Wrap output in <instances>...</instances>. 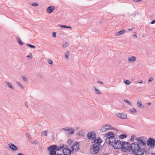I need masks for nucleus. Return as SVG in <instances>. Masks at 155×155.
<instances>
[{"instance_id":"1","label":"nucleus","mask_w":155,"mask_h":155,"mask_svg":"<svg viewBox=\"0 0 155 155\" xmlns=\"http://www.w3.org/2000/svg\"><path fill=\"white\" fill-rule=\"evenodd\" d=\"M131 144L127 142L123 141L122 150L124 152L130 151L131 150Z\"/></svg>"},{"instance_id":"2","label":"nucleus","mask_w":155,"mask_h":155,"mask_svg":"<svg viewBox=\"0 0 155 155\" xmlns=\"http://www.w3.org/2000/svg\"><path fill=\"white\" fill-rule=\"evenodd\" d=\"M140 145L137 143L134 142L131 144L130 152L134 154L136 152L137 149L140 147Z\"/></svg>"},{"instance_id":"3","label":"nucleus","mask_w":155,"mask_h":155,"mask_svg":"<svg viewBox=\"0 0 155 155\" xmlns=\"http://www.w3.org/2000/svg\"><path fill=\"white\" fill-rule=\"evenodd\" d=\"M147 146L150 148H153L155 146V140L152 138H149L147 141Z\"/></svg>"},{"instance_id":"4","label":"nucleus","mask_w":155,"mask_h":155,"mask_svg":"<svg viewBox=\"0 0 155 155\" xmlns=\"http://www.w3.org/2000/svg\"><path fill=\"white\" fill-rule=\"evenodd\" d=\"M123 142L120 140H115V142L113 145V147L114 149H122Z\"/></svg>"},{"instance_id":"5","label":"nucleus","mask_w":155,"mask_h":155,"mask_svg":"<svg viewBox=\"0 0 155 155\" xmlns=\"http://www.w3.org/2000/svg\"><path fill=\"white\" fill-rule=\"evenodd\" d=\"M100 150L99 146L95 145V144H93L92 148L91 149V152L92 154H95L97 153Z\"/></svg>"},{"instance_id":"6","label":"nucleus","mask_w":155,"mask_h":155,"mask_svg":"<svg viewBox=\"0 0 155 155\" xmlns=\"http://www.w3.org/2000/svg\"><path fill=\"white\" fill-rule=\"evenodd\" d=\"M48 150L50 151V155H55L56 154L55 150V145L50 146L48 148Z\"/></svg>"},{"instance_id":"7","label":"nucleus","mask_w":155,"mask_h":155,"mask_svg":"<svg viewBox=\"0 0 155 155\" xmlns=\"http://www.w3.org/2000/svg\"><path fill=\"white\" fill-rule=\"evenodd\" d=\"M102 142V140L100 137L95 138V139L91 141L92 143H93V144H95V145H98V146H99Z\"/></svg>"},{"instance_id":"8","label":"nucleus","mask_w":155,"mask_h":155,"mask_svg":"<svg viewBox=\"0 0 155 155\" xmlns=\"http://www.w3.org/2000/svg\"><path fill=\"white\" fill-rule=\"evenodd\" d=\"M62 130L67 131L70 134H73L75 131L74 129L72 127H68L63 128Z\"/></svg>"},{"instance_id":"9","label":"nucleus","mask_w":155,"mask_h":155,"mask_svg":"<svg viewBox=\"0 0 155 155\" xmlns=\"http://www.w3.org/2000/svg\"><path fill=\"white\" fill-rule=\"evenodd\" d=\"M145 151V149L140 147L134 153L136 155H143Z\"/></svg>"},{"instance_id":"10","label":"nucleus","mask_w":155,"mask_h":155,"mask_svg":"<svg viewBox=\"0 0 155 155\" xmlns=\"http://www.w3.org/2000/svg\"><path fill=\"white\" fill-rule=\"evenodd\" d=\"M106 137L107 138L105 140L106 141H108V140H110V139H112L113 138H115V135L114 134L111 132H109L107 133L106 134Z\"/></svg>"},{"instance_id":"11","label":"nucleus","mask_w":155,"mask_h":155,"mask_svg":"<svg viewBox=\"0 0 155 155\" xmlns=\"http://www.w3.org/2000/svg\"><path fill=\"white\" fill-rule=\"evenodd\" d=\"M96 137V133L94 131L91 132L87 134V138L89 140H93Z\"/></svg>"},{"instance_id":"12","label":"nucleus","mask_w":155,"mask_h":155,"mask_svg":"<svg viewBox=\"0 0 155 155\" xmlns=\"http://www.w3.org/2000/svg\"><path fill=\"white\" fill-rule=\"evenodd\" d=\"M136 140L139 144H140L142 146H145L146 145V143L145 141L142 139L140 137H137Z\"/></svg>"},{"instance_id":"13","label":"nucleus","mask_w":155,"mask_h":155,"mask_svg":"<svg viewBox=\"0 0 155 155\" xmlns=\"http://www.w3.org/2000/svg\"><path fill=\"white\" fill-rule=\"evenodd\" d=\"M116 115L119 118L122 119H126L127 118V114L126 113H118L116 114Z\"/></svg>"},{"instance_id":"14","label":"nucleus","mask_w":155,"mask_h":155,"mask_svg":"<svg viewBox=\"0 0 155 155\" xmlns=\"http://www.w3.org/2000/svg\"><path fill=\"white\" fill-rule=\"evenodd\" d=\"M71 150L68 148H65L63 150V153L64 155H69L71 154Z\"/></svg>"},{"instance_id":"15","label":"nucleus","mask_w":155,"mask_h":155,"mask_svg":"<svg viewBox=\"0 0 155 155\" xmlns=\"http://www.w3.org/2000/svg\"><path fill=\"white\" fill-rule=\"evenodd\" d=\"M79 143L78 142L75 143L72 147V150H78L79 148Z\"/></svg>"},{"instance_id":"16","label":"nucleus","mask_w":155,"mask_h":155,"mask_svg":"<svg viewBox=\"0 0 155 155\" xmlns=\"http://www.w3.org/2000/svg\"><path fill=\"white\" fill-rule=\"evenodd\" d=\"M8 147L10 148L13 150L16 151L18 149V148L17 146L12 143L9 144L8 145Z\"/></svg>"},{"instance_id":"17","label":"nucleus","mask_w":155,"mask_h":155,"mask_svg":"<svg viewBox=\"0 0 155 155\" xmlns=\"http://www.w3.org/2000/svg\"><path fill=\"white\" fill-rule=\"evenodd\" d=\"M137 107L143 109L144 108L143 105L142 104L141 101L140 100H138L137 101Z\"/></svg>"},{"instance_id":"18","label":"nucleus","mask_w":155,"mask_h":155,"mask_svg":"<svg viewBox=\"0 0 155 155\" xmlns=\"http://www.w3.org/2000/svg\"><path fill=\"white\" fill-rule=\"evenodd\" d=\"M116 140L114 138H111V139H110V140H108V141H106V142L109 144L110 145H111L112 146L114 144V143L115 142V140Z\"/></svg>"},{"instance_id":"19","label":"nucleus","mask_w":155,"mask_h":155,"mask_svg":"<svg viewBox=\"0 0 155 155\" xmlns=\"http://www.w3.org/2000/svg\"><path fill=\"white\" fill-rule=\"evenodd\" d=\"M54 8L55 7L54 6L49 7L47 9V12L48 13H51L54 10Z\"/></svg>"},{"instance_id":"20","label":"nucleus","mask_w":155,"mask_h":155,"mask_svg":"<svg viewBox=\"0 0 155 155\" xmlns=\"http://www.w3.org/2000/svg\"><path fill=\"white\" fill-rule=\"evenodd\" d=\"M126 32L125 30L123 29L121 31H118L114 34L115 36H118Z\"/></svg>"},{"instance_id":"21","label":"nucleus","mask_w":155,"mask_h":155,"mask_svg":"<svg viewBox=\"0 0 155 155\" xmlns=\"http://www.w3.org/2000/svg\"><path fill=\"white\" fill-rule=\"evenodd\" d=\"M84 133L83 130H80L77 133L76 135L78 137H83L84 136Z\"/></svg>"},{"instance_id":"22","label":"nucleus","mask_w":155,"mask_h":155,"mask_svg":"<svg viewBox=\"0 0 155 155\" xmlns=\"http://www.w3.org/2000/svg\"><path fill=\"white\" fill-rule=\"evenodd\" d=\"M5 83L6 85L7 86H8L9 88L12 90H14V88L13 87V86L10 83L7 81H5Z\"/></svg>"},{"instance_id":"23","label":"nucleus","mask_w":155,"mask_h":155,"mask_svg":"<svg viewBox=\"0 0 155 155\" xmlns=\"http://www.w3.org/2000/svg\"><path fill=\"white\" fill-rule=\"evenodd\" d=\"M136 60V58L134 56L129 57L128 59L129 62H134Z\"/></svg>"},{"instance_id":"24","label":"nucleus","mask_w":155,"mask_h":155,"mask_svg":"<svg viewBox=\"0 0 155 155\" xmlns=\"http://www.w3.org/2000/svg\"><path fill=\"white\" fill-rule=\"evenodd\" d=\"M108 127L109 128H107L109 129V130L110 129H114L115 128H114L113 126L109 125V124H105L103 126V127Z\"/></svg>"},{"instance_id":"25","label":"nucleus","mask_w":155,"mask_h":155,"mask_svg":"<svg viewBox=\"0 0 155 155\" xmlns=\"http://www.w3.org/2000/svg\"><path fill=\"white\" fill-rule=\"evenodd\" d=\"M48 133V130H45L43 131L41 133V135L42 136H47V134Z\"/></svg>"},{"instance_id":"26","label":"nucleus","mask_w":155,"mask_h":155,"mask_svg":"<svg viewBox=\"0 0 155 155\" xmlns=\"http://www.w3.org/2000/svg\"><path fill=\"white\" fill-rule=\"evenodd\" d=\"M59 26L61 28H67L72 29L71 27V26H67L65 25H59Z\"/></svg>"},{"instance_id":"27","label":"nucleus","mask_w":155,"mask_h":155,"mask_svg":"<svg viewBox=\"0 0 155 155\" xmlns=\"http://www.w3.org/2000/svg\"><path fill=\"white\" fill-rule=\"evenodd\" d=\"M17 40L18 43L21 46L22 45H23V43L22 42L21 40L19 38V37H18L17 38Z\"/></svg>"},{"instance_id":"28","label":"nucleus","mask_w":155,"mask_h":155,"mask_svg":"<svg viewBox=\"0 0 155 155\" xmlns=\"http://www.w3.org/2000/svg\"><path fill=\"white\" fill-rule=\"evenodd\" d=\"M94 90L96 93L97 94H101V93L100 91V90L97 89L95 87H94Z\"/></svg>"},{"instance_id":"29","label":"nucleus","mask_w":155,"mask_h":155,"mask_svg":"<svg viewBox=\"0 0 155 155\" xmlns=\"http://www.w3.org/2000/svg\"><path fill=\"white\" fill-rule=\"evenodd\" d=\"M127 137V135L125 134H121L120 135L119 137L121 139H123Z\"/></svg>"},{"instance_id":"30","label":"nucleus","mask_w":155,"mask_h":155,"mask_svg":"<svg viewBox=\"0 0 155 155\" xmlns=\"http://www.w3.org/2000/svg\"><path fill=\"white\" fill-rule=\"evenodd\" d=\"M108 130L109 129H107V128H104V127H103V128L100 130V131L101 132H104Z\"/></svg>"},{"instance_id":"31","label":"nucleus","mask_w":155,"mask_h":155,"mask_svg":"<svg viewBox=\"0 0 155 155\" xmlns=\"http://www.w3.org/2000/svg\"><path fill=\"white\" fill-rule=\"evenodd\" d=\"M129 110L132 113H137V111L135 109V108H130V109Z\"/></svg>"},{"instance_id":"32","label":"nucleus","mask_w":155,"mask_h":155,"mask_svg":"<svg viewBox=\"0 0 155 155\" xmlns=\"http://www.w3.org/2000/svg\"><path fill=\"white\" fill-rule=\"evenodd\" d=\"M27 46L32 48H36V47L35 46L30 44H27Z\"/></svg>"},{"instance_id":"33","label":"nucleus","mask_w":155,"mask_h":155,"mask_svg":"<svg viewBox=\"0 0 155 155\" xmlns=\"http://www.w3.org/2000/svg\"><path fill=\"white\" fill-rule=\"evenodd\" d=\"M16 83L19 86L21 87V89H23L24 88V87L21 84L20 82H16Z\"/></svg>"},{"instance_id":"34","label":"nucleus","mask_w":155,"mask_h":155,"mask_svg":"<svg viewBox=\"0 0 155 155\" xmlns=\"http://www.w3.org/2000/svg\"><path fill=\"white\" fill-rule=\"evenodd\" d=\"M69 52L68 51H67L65 54V55H64V56H65V57L66 58V59H68L69 58V56H68V55H69Z\"/></svg>"},{"instance_id":"35","label":"nucleus","mask_w":155,"mask_h":155,"mask_svg":"<svg viewBox=\"0 0 155 155\" xmlns=\"http://www.w3.org/2000/svg\"><path fill=\"white\" fill-rule=\"evenodd\" d=\"M69 45V43L67 42H66L63 45V46L64 48H66Z\"/></svg>"},{"instance_id":"36","label":"nucleus","mask_w":155,"mask_h":155,"mask_svg":"<svg viewBox=\"0 0 155 155\" xmlns=\"http://www.w3.org/2000/svg\"><path fill=\"white\" fill-rule=\"evenodd\" d=\"M21 78H22L23 81L25 82H28V80H27V78H26L25 77L23 76H22L21 77Z\"/></svg>"},{"instance_id":"37","label":"nucleus","mask_w":155,"mask_h":155,"mask_svg":"<svg viewBox=\"0 0 155 155\" xmlns=\"http://www.w3.org/2000/svg\"><path fill=\"white\" fill-rule=\"evenodd\" d=\"M124 101L130 106L132 105V103L130 101L127 100H124Z\"/></svg>"},{"instance_id":"38","label":"nucleus","mask_w":155,"mask_h":155,"mask_svg":"<svg viewBox=\"0 0 155 155\" xmlns=\"http://www.w3.org/2000/svg\"><path fill=\"white\" fill-rule=\"evenodd\" d=\"M124 82L127 85H129L130 84V82L129 80H127L124 81Z\"/></svg>"},{"instance_id":"39","label":"nucleus","mask_w":155,"mask_h":155,"mask_svg":"<svg viewBox=\"0 0 155 155\" xmlns=\"http://www.w3.org/2000/svg\"><path fill=\"white\" fill-rule=\"evenodd\" d=\"M31 5L33 6H39V5L37 3H33L31 4Z\"/></svg>"},{"instance_id":"40","label":"nucleus","mask_w":155,"mask_h":155,"mask_svg":"<svg viewBox=\"0 0 155 155\" xmlns=\"http://www.w3.org/2000/svg\"><path fill=\"white\" fill-rule=\"evenodd\" d=\"M55 150L56 151H59L61 150L59 147H58L56 145H55Z\"/></svg>"},{"instance_id":"41","label":"nucleus","mask_w":155,"mask_h":155,"mask_svg":"<svg viewBox=\"0 0 155 155\" xmlns=\"http://www.w3.org/2000/svg\"><path fill=\"white\" fill-rule=\"evenodd\" d=\"M48 63L50 64H53V61L51 59H48Z\"/></svg>"},{"instance_id":"42","label":"nucleus","mask_w":155,"mask_h":155,"mask_svg":"<svg viewBox=\"0 0 155 155\" xmlns=\"http://www.w3.org/2000/svg\"><path fill=\"white\" fill-rule=\"evenodd\" d=\"M64 144H61L60 146V147H59L60 150H61L63 148H64Z\"/></svg>"},{"instance_id":"43","label":"nucleus","mask_w":155,"mask_h":155,"mask_svg":"<svg viewBox=\"0 0 155 155\" xmlns=\"http://www.w3.org/2000/svg\"><path fill=\"white\" fill-rule=\"evenodd\" d=\"M134 136L133 135L131 136V139H130V141H134Z\"/></svg>"},{"instance_id":"44","label":"nucleus","mask_w":155,"mask_h":155,"mask_svg":"<svg viewBox=\"0 0 155 155\" xmlns=\"http://www.w3.org/2000/svg\"><path fill=\"white\" fill-rule=\"evenodd\" d=\"M144 153H145V154H146V155H148V154L149 153V150H148V151L145 150V151H144Z\"/></svg>"},{"instance_id":"45","label":"nucleus","mask_w":155,"mask_h":155,"mask_svg":"<svg viewBox=\"0 0 155 155\" xmlns=\"http://www.w3.org/2000/svg\"><path fill=\"white\" fill-rule=\"evenodd\" d=\"M53 36L54 37H56V33L55 32H54L52 34Z\"/></svg>"},{"instance_id":"46","label":"nucleus","mask_w":155,"mask_h":155,"mask_svg":"<svg viewBox=\"0 0 155 155\" xmlns=\"http://www.w3.org/2000/svg\"><path fill=\"white\" fill-rule=\"evenodd\" d=\"M32 143L33 144H37L38 143V141L37 140H35Z\"/></svg>"},{"instance_id":"47","label":"nucleus","mask_w":155,"mask_h":155,"mask_svg":"<svg viewBox=\"0 0 155 155\" xmlns=\"http://www.w3.org/2000/svg\"><path fill=\"white\" fill-rule=\"evenodd\" d=\"M153 80V78L151 77H150L148 80V81L150 82L152 81Z\"/></svg>"},{"instance_id":"48","label":"nucleus","mask_w":155,"mask_h":155,"mask_svg":"<svg viewBox=\"0 0 155 155\" xmlns=\"http://www.w3.org/2000/svg\"><path fill=\"white\" fill-rule=\"evenodd\" d=\"M27 57L28 58H31L32 57V55L31 54L27 56Z\"/></svg>"},{"instance_id":"49","label":"nucleus","mask_w":155,"mask_h":155,"mask_svg":"<svg viewBox=\"0 0 155 155\" xmlns=\"http://www.w3.org/2000/svg\"><path fill=\"white\" fill-rule=\"evenodd\" d=\"M38 76L41 78H43V76L41 74H39Z\"/></svg>"},{"instance_id":"50","label":"nucleus","mask_w":155,"mask_h":155,"mask_svg":"<svg viewBox=\"0 0 155 155\" xmlns=\"http://www.w3.org/2000/svg\"><path fill=\"white\" fill-rule=\"evenodd\" d=\"M155 23V20H153L150 23L151 24H153Z\"/></svg>"},{"instance_id":"51","label":"nucleus","mask_w":155,"mask_h":155,"mask_svg":"<svg viewBox=\"0 0 155 155\" xmlns=\"http://www.w3.org/2000/svg\"><path fill=\"white\" fill-rule=\"evenodd\" d=\"M132 36L134 38H137L136 35V34H134Z\"/></svg>"},{"instance_id":"52","label":"nucleus","mask_w":155,"mask_h":155,"mask_svg":"<svg viewBox=\"0 0 155 155\" xmlns=\"http://www.w3.org/2000/svg\"><path fill=\"white\" fill-rule=\"evenodd\" d=\"M142 0H133V1L134 2H139L140 1Z\"/></svg>"},{"instance_id":"53","label":"nucleus","mask_w":155,"mask_h":155,"mask_svg":"<svg viewBox=\"0 0 155 155\" xmlns=\"http://www.w3.org/2000/svg\"><path fill=\"white\" fill-rule=\"evenodd\" d=\"M97 83H100L102 84H104L102 82H101V81H97Z\"/></svg>"},{"instance_id":"54","label":"nucleus","mask_w":155,"mask_h":155,"mask_svg":"<svg viewBox=\"0 0 155 155\" xmlns=\"http://www.w3.org/2000/svg\"><path fill=\"white\" fill-rule=\"evenodd\" d=\"M143 83V81H141L137 82V84H142Z\"/></svg>"},{"instance_id":"55","label":"nucleus","mask_w":155,"mask_h":155,"mask_svg":"<svg viewBox=\"0 0 155 155\" xmlns=\"http://www.w3.org/2000/svg\"><path fill=\"white\" fill-rule=\"evenodd\" d=\"M17 155H24L22 153H18Z\"/></svg>"},{"instance_id":"56","label":"nucleus","mask_w":155,"mask_h":155,"mask_svg":"<svg viewBox=\"0 0 155 155\" xmlns=\"http://www.w3.org/2000/svg\"><path fill=\"white\" fill-rule=\"evenodd\" d=\"M137 14L135 13L134 14L130 15H133V16H134V17H135L136 16Z\"/></svg>"},{"instance_id":"57","label":"nucleus","mask_w":155,"mask_h":155,"mask_svg":"<svg viewBox=\"0 0 155 155\" xmlns=\"http://www.w3.org/2000/svg\"><path fill=\"white\" fill-rule=\"evenodd\" d=\"M147 104H148L149 105H150L151 104V103L150 102H148V103H147Z\"/></svg>"},{"instance_id":"58","label":"nucleus","mask_w":155,"mask_h":155,"mask_svg":"<svg viewBox=\"0 0 155 155\" xmlns=\"http://www.w3.org/2000/svg\"><path fill=\"white\" fill-rule=\"evenodd\" d=\"M133 30V29L132 28H128V30L129 31H132Z\"/></svg>"},{"instance_id":"59","label":"nucleus","mask_w":155,"mask_h":155,"mask_svg":"<svg viewBox=\"0 0 155 155\" xmlns=\"http://www.w3.org/2000/svg\"><path fill=\"white\" fill-rule=\"evenodd\" d=\"M25 105L27 107H28L27 104L26 103H25Z\"/></svg>"},{"instance_id":"60","label":"nucleus","mask_w":155,"mask_h":155,"mask_svg":"<svg viewBox=\"0 0 155 155\" xmlns=\"http://www.w3.org/2000/svg\"><path fill=\"white\" fill-rule=\"evenodd\" d=\"M79 129V127H75V129L76 130H78V129Z\"/></svg>"},{"instance_id":"61","label":"nucleus","mask_w":155,"mask_h":155,"mask_svg":"<svg viewBox=\"0 0 155 155\" xmlns=\"http://www.w3.org/2000/svg\"><path fill=\"white\" fill-rule=\"evenodd\" d=\"M29 141H30V139H29Z\"/></svg>"},{"instance_id":"62","label":"nucleus","mask_w":155,"mask_h":155,"mask_svg":"<svg viewBox=\"0 0 155 155\" xmlns=\"http://www.w3.org/2000/svg\"><path fill=\"white\" fill-rule=\"evenodd\" d=\"M29 141H30V139H29Z\"/></svg>"},{"instance_id":"63","label":"nucleus","mask_w":155,"mask_h":155,"mask_svg":"<svg viewBox=\"0 0 155 155\" xmlns=\"http://www.w3.org/2000/svg\"><path fill=\"white\" fill-rule=\"evenodd\" d=\"M152 154H154V155H155V153H152Z\"/></svg>"}]
</instances>
